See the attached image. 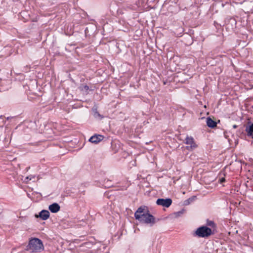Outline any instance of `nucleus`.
Returning a JSON list of instances; mask_svg holds the SVG:
<instances>
[{"label":"nucleus","mask_w":253,"mask_h":253,"mask_svg":"<svg viewBox=\"0 0 253 253\" xmlns=\"http://www.w3.org/2000/svg\"><path fill=\"white\" fill-rule=\"evenodd\" d=\"M247 135L253 137V124L247 126L246 127Z\"/></svg>","instance_id":"nucleus-10"},{"label":"nucleus","mask_w":253,"mask_h":253,"mask_svg":"<svg viewBox=\"0 0 253 253\" xmlns=\"http://www.w3.org/2000/svg\"><path fill=\"white\" fill-rule=\"evenodd\" d=\"M27 248L28 251L33 253L41 252L44 248L42 241L36 238L30 240Z\"/></svg>","instance_id":"nucleus-2"},{"label":"nucleus","mask_w":253,"mask_h":253,"mask_svg":"<svg viewBox=\"0 0 253 253\" xmlns=\"http://www.w3.org/2000/svg\"><path fill=\"white\" fill-rule=\"evenodd\" d=\"M183 212H184V211L182 210V211L175 212L174 214L175 215L176 217H178L179 216H180L181 214H182L183 213Z\"/></svg>","instance_id":"nucleus-14"},{"label":"nucleus","mask_w":253,"mask_h":253,"mask_svg":"<svg viewBox=\"0 0 253 253\" xmlns=\"http://www.w3.org/2000/svg\"><path fill=\"white\" fill-rule=\"evenodd\" d=\"M145 207H140L134 213V217L136 220L140 222L152 225L155 223V218L148 211H145Z\"/></svg>","instance_id":"nucleus-1"},{"label":"nucleus","mask_w":253,"mask_h":253,"mask_svg":"<svg viewBox=\"0 0 253 253\" xmlns=\"http://www.w3.org/2000/svg\"><path fill=\"white\" fill-rule=\"evenodd\" d=\"M82 90L87 91L89 89V87L87 85H83L81 87Z\"/></svg>","instance_id":"nucleus-13"},{"label":"nucleus","mask_w":253,"mask_h":253,"mask_svg":"<svg viewBox=\"0 0 253 253\" xmlns=\"http://www.w3.org/2000/svg\"><path fill=\"white\" fill-rule=\"evenodd\" d=\"M15 119L14 117H8L7 118V120H9L10 119Z\"/></svg>","instance_id":"nucleus-17"},{"label":"nucleus","mask_w":253,"mask_h":253,"mask_svg":"<svg viewBox=\"0 0 253 253\" xmlns=\"http://www.w3.org/2000/svg\"><path fill=\"white\" fill-rule=\"evenodd\" d=\"M103 138V135H94L89 138V141L91 143L96 144L102 140Z\"/></svg>","instance_id":"nucleus-6"},{"label":"nucleus","mask_w":253,"mask_h":253,"mask_svg":"<svg viewBox=\"0 0 253 253\" xmlns=\"http://www.w3.org/2000/svg\"><path fill=\"white\" fill-rule=\"evenodd\" d=\"M233 128H236L237 127V126L236 125H234L233 126Z\"/></svg>","instance_id":"nucleus-19"},{"label":"nucleus","mask_w":253,"mask_h":253,"mask_svg":"<svg viewBox=\"0 0 253 253\" xmlns=\"http://www.w3.org/2000/svg\"><path fill=\"white\" fill-rule=\"evenodd\" d=\"M156 203L158 205H160L166 208H168L171 205L172 203V200L169 198L165 199H158L156 201Z\"/></svg>","instance_id":"nucleus-5"},{"label":"nucleus","mask_w":253,"mask_h":253,"mask_svg":"<svg viewBox=\"0 0 253 253\" xmlns=\"http://www.w3.org/2000/svg\"><path fill=\"white\" fill-rule=\"evenodd\" d=\"M213 234V232L211 228L207 226H202L198 228L193 233V235L200 238H207Z\"/></svg>","instance_id":"nucleus-3"},{"label":"nucleus","mask_w":253,"mask_h":253,"mask_svg":"<svg viewBox=\"0 0 253 253\" xmlns=\"http://www.w3.org/2000/svg\"><path fill=\"white\" fill-rule=\"evenodd\" d=\"M207 125L211 128H214L216 126L217 123L216 122L214 121L210 117H208L207 118Z\"/></svg>","instance_id":"nucleus-9"},{"label":"nucleus","mask_w":253,"mask_h":253,"mask_svg":"<svg viewBox=\"0 0 253 253\" xmlns=\"http://www.w3.org/2000/svg\"><path fill=\"white\" fill-rule=\"evenodd\" d=\"M220 182L222 183L225 181V179L224 178H222L220 179Z\"/></svg>","instance_id":"nucleus-16"},{"label":"nucleus","mask_w":253,"mask_h":253,"mask_svg":"<svg viewBox=\"0 0 253 253\" xmlns=\"http://www.w3.org/2000/svg\"><path fill=\"white\" fill-rule=\"evenodd\" d=\"M48 209L51 212L56 213L59 211L60 207L57 203H54L49 206Z\"/></svg>","instance_id":"nucleus-7"},{"label":"nucleus","mask_w":253,"mask_h":253,"mask_svg":"<svg viewBox=\"0 0 253 253\" xmlns=\"http://www.w3.org/2000/svg\"><path fill=\"white\" fill-rule=\"evenodd\" d=\"M35 179V175H29L28 176H27L25 178V179L24 180V182L25 183H27L29 180H32Z\"/></svg>","instance_id":"nucleus-12"},{"label":"nucleus","mask_w":253,"mask_h":253,"mask_svg":"<svg viewBox=\"0 0 253 253\" xmlns=\"http://www.w3.org/2000/svg\"><path fill=\"white\" fill-rule=\"evenodd\" d=\"M206 225L207 226H209L211 228L213 229L212 232H213L214 230L216 228V225L215 223L212 220H210L209 219H207L206 221Z\"/></svg>","instance_id":"nucleus-11"},{"label":"nucleus","mask_w":253,"mask_h":253,"mask_svg":"<svg viewBox=\"0 0 253 253\" xmlns=\"http://www.w3.org/2000/svg\"><path fill=\"white\" fill-rule=\"evenodd\" d=\"M94 116L95 117H99L101 119L102 118V117L97 112H95Z\"/></svg>","instance_id":"nucleus-15"},{"label":"nucleus","mask_w":253,"mask_h":253,"mask_svg":"<svg viewBox=\"0 0 253 253\" xmlns=\"http://www.w3.org/2000/svg\"><path fill=\"white\" fill-rule=\"evenodd\" d=\"M49 212L46 210H42L40 213L38 217H40L42 220H46L49 217ZM38 217V216H37Z\"/></svg>","instance_id":"nucleus-8"},{"label":"nucleus","mask_w":253,"mask_h":253,"mask_svg":"<svg viewBox=\"0 0 253 253\" xmlns=\"http://www.w3.org/2000/svg\"><path fill=\"white\" fill-rule=\"evenodd\" d=\"M184 143L187 145L186 148L189 151H192L196 149L198 146L194 138L192 136H187L185 138Z\"/></svg>","instance_id":"nucleus-4"},{"label":"nucleus","mask_w":253,"mask_h":253,"mask_svg":"<svg viewBox=\"0 0 253 253\" xmlns=\"http://www.w3.org/2000/svg\"><path fill=\"white\" fill-rule=\"evenodd\" d=\"M193 199L192 198H189V199L187 200L188 203H189V201H192Z\"/></svg>","instance_id":"nucleus-18"}]
</instances>
